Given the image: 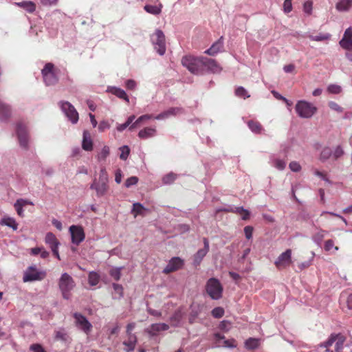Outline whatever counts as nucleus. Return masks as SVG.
I'll return each instance as SVG.
<instances>
[{
  "mask_svg": "<svg viewBox=\"0 0 352 352\" xmlns=\"http://www.w3.org/2000/svg\"><path fill=\"white\" fill-rule=\"evenodd\" d=\"M223 47V37H220V38L214 43L212 46L205 51V54L210 55V56H214L216 55L219 52L221 51V50Z\"/></svg>",
  "mask_w": 352,
  "mask_h": 352,
  "instance_id": "aec40b11",
  "label": "nucleus"
},
{
  "mask_svg": "<svg viewBox=\"0 0 352 352\" xmlns=\"http://www.w3.org/2000/svg\"><path fill=\"white\" fill-rule=\"evenodd\" d=\"M326 233V230L320 229L318 232L313 235L312 239L318 244H320L323 240Z\"/></svg>",
  "mask_w": 352,
  "mask_h": 352,
  "instance_id": "79ce46f5",
  "label": "nucleus"
},
{
  "mask_svg": "<svg viewBox=\"0 0 352 352\" xmlns=\"http://www.w3.org/2000/svg\"><path fill=\"white\" fill-rule=\"evenodd\" d=\"M283 9L285 12L289 13L292 10V4L291 0H285L283 3Z\"/></svg>",
  "mask_w": 352,
  "mask_h": 352,
  "instance_id": "e2e57ef3",
  "label": "nucleus"
},
{
  "mask_svg": "<svg viewBox=\"0 0 352 352\" xmlns=\"http://www.w3.org/2000/svg\"><path fill=\"white\" fill-rule=\"evenodd\" d=\"M43 80L46 85H54L58 81V69H56L54 64L47 63L41 71Z\"/></svg>",
  "mask_w": 352,
  "mask_h": 352,
  "instance_id": "20e7f679",
  "label": "nucleus"
},
{
  "mask_svg": "<svg viewBox=\"0 0 352 352\" xmlns=\"http://www.w3.org/2000/svg\"><path fill=\"white\" fill-rule=\"evenodd\" d=\"M183 265L184 261L182 259L179 257H173L169 261L168 265L163 270V273L168 274L181 269Z\"/></svg>",
  "mask_w": 352,
  "mask_h": 352,
  "instance_id": "4468645a",
  "label": "nucleus"
},
{
  "mask_svg": "<svg viewBox=\"0 0 352 352\" xmlns=\"http://www.w3.org/2000/svg\"><path fill=\"white\" fill-rule=\"evenodd\" d=\"M204 56L195 57L192 56H186L182 58V63L192 74H201L203 73Z\"/></svg>",
  "mask_w": 352,
  "mask_h": 352,
  "instance_id": "f257e3e1",
  "label": "nucleus"
},
{
  "mask_svg": "<svg viewBox=\"0 0 352 352\" xmlns=\"http://www.w3.org/2000/svg\"><path fill=\"white\" fill-rule=\"evenodd\" d=\"M135 116L134 115L129 116L127 120L124 124H120L118 126L117 129L119 131H122L133 122V121L135 120Z\"/></svg>",
  "mask_w": 352,
  "mask_h": 352,
  "instance_id": "49530a36",
  "label": "nucleus"
},
{
  "mask_svg": "<svg viewBox=\"0 0 352 352\" xmlns=\"http://www.w3.org/2000/svg\"><path fill=\"white\" fill-rule=\"evenodd\" d=\"M113 288L115 292L114 294V298H120L123 295V288L122 285L118 284H113Z\"/></svg>",
  "mask_w": 352,
  "mask_h": 352,
  "instance_id": "09e8293b",
  "label": "nucleus"
},
{
  "mask_svg": "<svg viewBox=\"0 0 352 352\" xmlns=\"http://www.w3.org/2000/svg\"><path fill=\"white\" fill-rule=\"evenodd\" d=\"M341 300L344 301L348 309L352 310V293L343 292L340 296Z\"/></svg>",
  "mask_w": 352,
  "mask_h": 352,
  "instance_id": "473e14b6",
  "label": "nucleus"
},
{
  "mask_svg": "<svg viewBox=\"0 0 352 352\" xmlns=\"http://www.w3.org/2000/svg\"><path fill=\"white\" fill-rule=\"evenodd\" d=\"M59 105L68 119L73 123L75 124L78 120V113L74 107L69 102L61 101L59 102Z\"/></svg>",
  "mask_w": 352,
  "mask_h": 352,
  "instance_id": "9d476101",
  "label": "nucleus"
},
{
  "mask_svg": "<svg viewBox=\"0 0 352 352\" xmlns=\"http://www.w3.org/2000/svg\"><path fill=\"white\" fill-rule=\"evenodd\" d=\"M109 148L107 146L103 147L102 151L98 154V160L104 161L109 154Z\"/></svg>",
  "mask_w": 352,
  "mask_h": 352,
  "instance_id": "603ef678",
  "label": "nucleus"
},
{
  "mask_svg": "<svg viewBox=\"0 0 352 352\" xmlns=\"http://www.w3.org/2000/svg\"><path fill=\"white\" fill-rule=\"evenodd\" d=\"M248 126L253 133L256 134H261L263 131V128L261 123L256 120L248 121Z\"/></svg>",
  "mask_w": 352,
  "mask_h": 352,
  "instance_id": "c85d7f7f",
  "label": "nucleus"
},
{
  "mask_svg": "<svg viewBox=\"0 0 352 352\" xmlns=\"http://www.w3.org/2000/svg\"><path fill=\"white\" fill-rule=\"evenodd\" d=\"M15 5L23 8L29 13H33L36 10V5L31 1H23L21 2L15 3Z\"/></svg>",
  "mask_w": 352,
  "mask_h": 352,
  "instance_id": "393cba45",
  "label": "nucleus"
},
{
  "mask_svg": "<svg viewBox=\"0 0 352 352\" xmlns=\"http://www.w3.org/2000/svg\"><path fill=\"white\" fill-rule=\"evenodd\" d=\"M292 250L287 249L278 256L274 262L278 270H285L292 264Z\"/></svg>",
  "mask_w": 352,
  "mask_h": 352,
  "instance_id": "6e6552de",
  "label": "nucleus"
},
{
  "mask_svg": "<svg viewBox=\"0 0 352 352\" xmlns=\"http://www.w3.org/2000/svg\"><path fill=\"white\" fill-rule=\"evenodd\" d=\"M58 286L63 297L67 300L70 298V292L75 287V282L69 274L63 273L59 279Z\"/></svg>",
  "mask_w": 352,
  "mask_h": 352,
  "instance_id": "7ed1b4c3",
  "label": "nucleus"
},
{
  "mask_svg": "<svg viewBox=\"0 0 352 352\" xmlns=\"http://www.w3.org/2000/svg\"><path fill=\"white\" fill-rule=\"evenodd\" d=\"M120 153V158L123 160H126L129 155L130 149L129 146H123L119 148Z\"/></svg>",
  "mask_w": 352,
  "mask_h": 352,
  "instance_id": "de8ad7c7",
  "label": "nucleus"
},
{
  "mask_svg": "<svg viewBox=\"0 0 352 352\" xmlns=\"http://www.w3.org/2000/svg\"><path fill=\"white\" fill-rule=\"evenodd\" d=\"M309 39L314 41H323L329 39L330 34H319L318 35H309Z\"/></svg>",
  "mask_w": 352,
  "mask_h": 352,
  "instance_id": "c03bdc74",
  "label": "nucleus"
},
{
  "mask_svg": "<svg viewBox=\"0 0 352 352\" xmlns=\"http://www.w3.org/2000/svg\"><path fill=\"white\" fill-rule=\"evenodd\" d=\"M336 346L335 351L336 352H342L343 349V344L345 342V337L341 333L336 334Z\"/></svg>",
  "mask_w": 352,
  "mask_h": 352,
  "instance_id": "72a5a7b5",
  "label": "nucleus"
},
{
  "mask_svg": "<svg viewBox=\"0 0 352 352\" xmlns=\"http://www.w3.org/2000/svg\"><path fill=\"white\" fill-rule=\"evenodd\" d=\"M235 95L237 97L242 98L243 99L250 97V96L248 94V91L243 87H238L235 89Z\"/></svg>",
  "mask_w": 352,
  "mask_h": 352,
  "instance_id": "37998d69",
  "label": "nucleus"
},
{
  "mask_svg": "<svg viewBox=\"0 0 352 352\" xmlns=\"http://www.w3.org/2000/svg\"><path fill=\"white\" fill-rule=\"evenodd\" d=\"M274 166L277 169L282 170L285 168L286 163L283 160H276L274 161Z\"/></svg>",
  "mask_w": 352,
  "mask_h": 352,
  "instance_id": "69168bd1",
  "label": "nucleus"
},
{
  "mask_svg": "<svg viewBox=\"0 0 352 352\" xmlns=\"http://www.w3.org/2000/svg\"><path fill=\"white\" fill-rule=\"evenodd\" d=\"M125 85L127 89L133 90L135 89L137 83L135 80L129 79L126 81Z\"/></svg>",
  "mask_w": 352,
  "mask_h": 352,
  "instance_id": "0e129e2a",
  "label": "nucleus"
},
{
  "mask_svg": "<svg viewBox=\"0 0 352 352\" xmlns=\"http://www.w3.org/2000/svg\"><path fill=\"white\" fill-rule=\"evenodd\" d=\"M329 107L331 109H333L337 112H342V111H343L342 108L338 104H337L336 102H333V101H331L329 102Z\"/></svg>",
  "mask_w": 352,
  "mask_h": 352,
  "instance_id": "774afa93",
  "label": "nucleus"
},
{
  "mask_svg": "<svg viewBox=\"0 0 352 352\" xmlns=\"http://www.w3.org/2000/svg\"><path fill=\"white\" fill-rule=\"evenodd\" d=\"M341 91H342L341 87L338 85L332 84V85H329L327 87V91L330 94H340L341 92Z\"/></svg>",
  "mask_w": 352,
  "mask_h": 352,
  "instance_id": "864d4df0",
  "label": "nucleus"
},
{
  "mask_svg": "<svg viewBox=\"0 0 352 352\" xmlns=\"http://www.w3.org/2000/svg\"><path fill=\"white\" fill-rule=\"evenodd\" d=\"M332 156V150L330 147H324L320 155V160L324 162Z\"/></svg>",
  "mask_w": 352,
  "mask_h": 352,
  "instance_id": "4c0bfd02",
  "label": "nucleus"
},
{
  "mask_svg": "<svg viewBox=\"0 0 352 352\" xmlns=\"http://www.w3.org/2000/svg\"><path fill=\"white\" fill-rule=\"evenodd\" d=\"M108 173L104 168H102L99 174V177L95 179L93 184L91 186V188L95 189L98 196L103 195L108 190Z\"/></svg>",
  "mask_w": 352,
  "mask_h": 352,
  "instance_id": "f03ea898",
  "label": "nucleus"
},
{
  "mask_svg": "<svg viewBox=\"0 0 352 352\" xmlns=\"http://www.w3.org/2000/svg\"><path fill=\"white\" fill-rule=\"evenodd\" d=\"M218 346H219L234 348V347L236 346V344L235 340L230 339V340H224L223 344H219Z\"/></svg>",
  "mask_w": 352,
  "mask_h": 352,
  "instance_id": "13d9d810",
  "label": "nucleus"
},
{
  "mask_svg": "<svg viewBox=\"0 0 352 352\" xmlns=\"http://www.w3.org/2000/svg\"><path fill=\"white\" fill-rule=\"evenodd\" d=\"M206 289L212 299L218 300L222 297L223 287L219 280L215 278H211L207 281Z\"/></svg>",
  "mask_w": 352,
  "mask_h": 352,
  "instance_id": "39448f33",
  "label": "nucleus"
},
{
  "mask_svg": "<svg viewBox=\"0 0 352 352\" xmlns=\"http://www.w3.org/2000/svg\"><path fill=\"white\" fill-rule=\"evenodd\" d=\"M162 4H159L158 6H153V5H146L144 6V10L148 13L157 15L161 13L162 12Z\"/></svg>",
  "mask_w": 352,
  "mask_h": 352,
  "instance_id": "c9c22d12",
  "label": "nucleus"
},
{
  "mask_svg": "<svg viewBox=\"0 0 352 352\" xmlns=\"http://www.w3.org/2000/svg\"><path fill=\"white\" fill-rule=\"evenodd\" d=\"M289 168L294 172H298L301 170V166L298 162L293 161L289 163Z\"/></svg>",
  "mask_w": 352,
  "mask_h": 352,
  "instance_id": "052dcab7",
  "label": "nucleus"
},
{
  "mask_svg": "<svg viewBox=\"0 0 352 352\" xmlns=\"http://www.w3.org/2000/svg\"><path fill=\"white\" fill-rule=\"evenodd\" d=\"M244 232L245 237L248 239H250L252 237L253 228L250 226H247L244 228Z\"/></svg>",
  "mask_w": 352,
  "mask_h": 352,
  "instance_id": "338daca9",
  "label": "nucleus"
},
{
  "mask_svg": "<svg viewBox=\"0 0 352 352\" xmlns=\"http://www.w3.org/2000/svg\"><path fill=\"white\" fill-rule=\"evenodd\" d=\"M334 249L336 251L338 250H339V248L338 246H336L334 245V242L333 240L331 239H328L325 241L324 243V249L325 251L327 252H329L331 251L332 249Z\"/></svg>",
  "mask_w": 352,
  "mask_h": 352,
  "instance_id": "3c124183",
  "label": "nucleus"
},
{
  "mask_svg": "<svg viewBox=\"0 0 352 352\" xmlns=\"http://www.w3.org/2000/svg\"><path fill=\"white\" fill-rule=\"evenodd\" d=\"M205 68L212 73H219L222 69L215 60L207 57H204L203 72Z\"/></svg>",
  "mask_w": 352,
  "mask_h": 352,
  "instance_id": "dca6fc26",
  "label": "nucleus"
},
{
  "mask_svg": "<svg viewBox=\"0 0 352 352\" xmlns=\"http://www.w3.org/2000/svg\"><path fill=\"white\" fill-rule=\"evenodd\" d=\"M204 248L197 251V252L194 255V261L195 263L199 265L204 257L206 255V254L209 251V241L206 238H204L203 239Z\"/></svg>",
  "mask_w": 352,
  "mask_h": 352,
  "instance_id": "6ab92c4d",
  "label": "nucleus"
},
{
  "mask_svg": "<svg viewBox=\"0 0 352 352\" xmlns=\"http://www.w3.org/2000/svg\"><path fill=\"white\" fill-rule=\"evenodd\" d=\"M0 224L10 227L12 228L13 230H16L18 228V223L16 222L15 219L10 217H4L1 220Z\"/></svg>",
  "mask_w": 352,
  "mask_h": 352,
  "instance_id": "bb28decb",
  "label": "nucleus"
},
{
  "mask_svg": "<svg viewBox=\"0 0 352 352\" xmlns=\"http://www.w3.org/2000/svg\"><path fill=\"white\" fill-rule=\"evenodd\" d=\"M11 115V110L8 105L0 102V120L8 119Z\"/></svg>",
  "mask_w": 352,
  "mask_h": 352,
  "instance_id": "cd10ccee",
  "label": "nucleus"
},
{
  "mask_svg": "<svg viewBox=\"0 0 352 352\" xmlns=\"http://www.w3.org/2000/svg\"><path fill=\"white\" fill-rule=\"evenodd\" d=\"M176 178V174L173 173H169L163 177L162 182L164 184H170L174 182Z\"/></svg>",
  "mask_w": 352,
  "mask_h": 352,
  "instance_id": "a18cd8bd",
  "label": "nucleus"
},
{
  "mask_svg": "<svg viewBox=\"0 0 352 352\" xmlns=\"http://www.w3.org/2000/svg\"><path fill=\"white\" fill-rule=\"evenodd\" d=\"M146 208L140 203H135L133 205L132 214L136 217L138 215H143Z\"/></svg>",
  "mask_w": 352,
  "mask_h": 352,
  "instance_id": "e433bc0d",
  "label": "nucleus"
},
{
  "mask_svg": "<svg viewBox=\"0 0 352 352\" xmlns=\"http://www.w3.org/2000/svg\"><path fill=\"white\" fill-rule=\"evenodd\" d=\"M82 147L85 151H91L93 149V142L91 134L88 131H84Z\"/></svg>",
  "mask_w": 352,
  "mask_h": 352,
  "instance_id": "4be33fe9",
  "label": "nucleus"
},
{
  "mask_svg": "<svg viewBox=\"0 0 352 352\" xmlns=\"http://www.w3.org/2000/svg\"><path fill=\"white\" fill-rule=\"evenodd\" d=\"M245 347L248 349H255L259 346V340L250 338L245 342Z\"/></svg>",
  "mask_w": 352,
  "mask_h": 352,
  "instance_id": "58836bf2",
  "label": "nucleus"
},
{
  "mask_svg": "<svg viewBox=\"0 0 352 352\" xmlns=\"http://www.w3.org/2000/svg\"><path fill=\"white\" fill-rule=\"evenodd\" d=\"M45 243L51 248H58L60 243L52 232H47L45 237Z\"/></svg>",
  "mask_w": 352,
  "mask_h": 352,
  "instance_id": "412c9836",
  "label": "nucleus"
},
{
  "mask_svg": "<svg viewBox=\"0 0 352 352\" xmlns=\"http://www.w3.org/2000/svg\"><path fill=\"white\" fill-rule=\"evenodd\" d=\"M73 243L78 245L85 239V232L81 226H72L69 228Z\"/></svg>",
  "mask_w": 352,
  "mask_h": 352,
  "instance_id": "ddd939ff",
  "label": "nucleus"
},
{
  "mask_svg": "<svg viewBox=\"0 0 352 352\" xmlns=\"http://www.w3.org/2000/svg\"><path fill=\"white\" fill-rule=\"evenodd\" d=\"M68 338V335L64 331H57L55 333V338L56 340L66 342Z\"/></svg>",
  "mask_w": 352,
  "mask_h": 352,
  "instance_id": "5fc2aeb1",
  "label": "nucleus"
},
{
  "mask_svg": "<svg viewBox=\"0 0 352 352\" xmlns=\"http://www.w3.org/2000/svg\"><path fill=\"white\" fill-rule=\"evenodd\" d=\"M225 211L239 214L241 216L243 220H248L250 218V212L243 207H236L234 209L225 210Z\"/></svg>",
  "mask_w": 352,
  "mask_h": 352,
  "instance_id": "a878e982",
  "label": "nucleus"
},
{
  "mask_svg": "<svg viewBox=\"0 0 352 352\" xmlns=\"http://www.w3.org/2000/svg\"><path fill=\"white\" fill-rule=\"evenodd\" d=\"M27 205H32V203L28 200L23 199H19L16 200L14 205V207L19 216L21 217L24 216L23 207Z\"/></svg>",
  "mask_w": 352,
  "mask_h": 352,
  "instance_id": "5701e85b",
  "label": "nucleus"
},
{
  "mask_svg": "<svg viewBox=\"0 0 352 352\" xmlns=\"http://www.w3.org/2000/svg\"><path fill=\"white\" fill-rule=\"evenodd\" d=\"M344 154V151L340 146H338L334 151H332V156L335 160L340 158Z\"/></svg>",
  "mask_w": 352,
  "mask_h": 352,
  "instance_id": "4d7b16f0",
  "label": "nucleus"
},
{
  "mask_svg": "<svg viewBox=\"0 0 352 352\" xmlns=\"http://www.w3.org/2000/svg\"><path fill=\"white\" fill-rule=\"evenodd\" d=\"M111 94H113L118 98L123 99L127 103H129V98L124 90L116 87H111Z\"/></svg>",
  "mask_w": 352,
  "mask_h": 352,
  "instance_id": "c756f323",
  "label": "nucleus"
},
{
  "mask_svg": "<svg viewBox=\"0 0 352 352\" xmlns=\"http://www.w3.org/2000/svg\"><path fill=\"white\" fill-rule=\"evenodd\" d=\"M136 342V336H128V340L123 342V344L126 346V351L129 352L133 351L135 349Z\"/></svg>",
  "mask_w": 352,
  "mask_h": 352,
  "instance_id": "7c9ffc66",
  "label": "nucleus"
},
{
  "mask_svg": "<svg viewBox=\"0 0 352 352\" xmlns=\"http://www.w3.org/2000/svg\"><path fill=\"white\" fill-rule=\"evenodd\" d=\"M183 112L184 110L181 107H170L168 109L158 114L154 118L156 120H164L168 118L170 116H175L177 115L181 114Z\"/></svg>",
  "mask_w": 352,
  "mask_h": 352,
  "instance_id": "a211bd4d",
  "label": "nucleus"
},
{
  "mask_svg": "<svg viewBox=\"0 0 352 352\" xmlns=\"http://www.w3.org/2000/svg\"><path fill=\"white\" fill-rule=\"evenodd\" d=\"M296 111L300 117L309 118L315 114L317 108L307 101L300 100L296 104Z\"/></svg>",
  "mask_w": 352,
  "mask_h": 352,
  "instance_id": "423d86ee",
  "label": "nucleus"
},
{
  "mask_svg": "<svg viewBox=\"0 0 352 352\" xmlns=\"http://www.w3.org/2000/svg\"><path fill=\"white\" fill-rule=\"evenodd\" d=\"M88 280H89V283L91 285L95 286L99 283L100 276L96 272H91L89 274Z\"/></svg>",
  "mask_w": 352,
  "mask_h": 352,
  "instance_id": "a19ab883",
  "label": "nucleus"
},
{
  "mask_svg": "<svg viewBox=\"0 0 352 352\" xmlns=\"http://www.w3.org/2000/svg\"><path fill=\"white\" fill-rule=\"evenodd\" d=\"M224 314V310L221 307H215L212 311V315L216 318H221Z\"/></svg>",
  "mask_w": 352,
  "mask_h": 352,
  "instance_id": "6e6d98bb",
  "label": "nucleus"
},
{
  "mask_svg": "<svg viewBox=\"0 0 352 352\" xmlns=\"http://www.w3.org/2000/svg\"><path fill=\"white\" fill-rule=\"evenodd\" d=\"M183 315L184 314L181 309H178L177 310H176L170 318V320L172 322V325L177 326L181 321Z\"/></svg>",
  "mask_w": 352,
  "mask_h": 352,
  "instance_id": "f704fd0d",
  "label": "nucleus"
},
{
  "mask_svg": "<svg viewBox=\"0 0 352 352\" xmlns=\"http://www.w3.org/2000/svg\"><path fill=\"white\" fill-rule=\"evenodd\" d=\"M16 133L21 146L27 149L28 147V135L25 124L21 122L17 124Z\"/></svg>",
  "mask_w": 352,
  "mask_h": 352,
  "instance_id": "f8f14e48",
  "label": "nucleus"
},
{
  "mask_svg": "<svg viewBox=\"0 0 352 352\" xmlns=\"http://www.w3.org/2000/svg\"><path fill=\"white\" fill-rule=\"evenodd\" d=\"M352 6V0H340L336 4L339 11H347Z\"/></svg>",
  "mask_w": 352,
  "mask_h": 352,
  "instance_id": "2f4dec72",
  "label": "nucleus"
},
{
  "mask_svg": "<svg viewBox=\"0 0 352 352\" xmlns=\"http://www.w3.org/2000/svg\"><path fill=\"white\" fill-rule=\"evenodd\" d=\"M153 118L152 115L150 114H145L143 116H141L139 117L135 122H133L130 126L129 130L132 131L133 129L138 126V125L141 123L142 122H144L147 120H150Z\"/></svg>",
  "mask_w": 352,
  "mask_h": 352,
  "instance_id": "ea45409f",
  "label": "nucleus"
},
{
  "mask_svg": "<svg viewBox=\"0 0 352 352\" xmlns=\"http://www.w3.org/2000/svg\"><path fill=\"white\" fill-rule=\"evenodd\" d=\"M169 325L166 323H154L145 329V332L150 336H157L160 332L168 330Z\"/></svg>",
  "mask_w": 352,
  "mask_h": 352,
  "instance_id": "2eb2a0df",
  "label": "nucleus"
},
{
  "mask_svg": "<svg viewBox=\"0 0 352 352\" xmlns=\"http://www.w3.org/2000/svg\"><path fill=\"white\" fill-rule=\"evenodd\" d=\"M46 276L45 272L37 270L34 266L29 267L24 273L23 280V282H32L36 280H41Z\"/></svg>",
  "mask_w": 352,
  "mask_h": 352,
  "instance_id": "1a4fd4ad",
  "label": "nucleus"
},
{
  "mask_svg": "<svg viewBox=\"0 0 352 352\" xmlns=\"http://www.w3.org/2000/svg\"><path fill=\"white\" fill-rule=\"evenodd\" d=\"M73 317L75 320L76 326L87 335H89L92 329V324L88 320L80 313H74Z\"/></svg>",
  "mask_w": 352,
  "mask_h": 352,
  "instance_id": "9b49d317",
  "label": "nucleus"
},
{
  "mask_svg": "<svg viewBox=\"0 0 352 352\" xmlns=\"http://www.w3.org/2000/svg\"><path fill=\"white\" fill-rule=\"evenodd\" d=\"M156 134V129L152 127H145L140 130L138 133V137L140 139H148L155 136Z\"/></svg>",
  "mask_w": 352,
  "mask_h": 352,
  "instance_id": "b1692460",
  "label": "nucleus"
},
{
  "mask_svg": "<svg viewBox=\"0 0 352 352\" xmlns=\"http://www.w3.org/2000/svg\"><path fill=\"white\" fill-rule=\"evenodd\" d=\"M138 178L135 176H132L126 180V182L124 183V186L126 188H129L131 186L136 184L138 183Z\"/></svg>",
  "mask_w": 352,
  "mask_h": 352,
  "instance_id": "bf43d9fd",
  "label": "nucleus"
},
{
  "mask_svg": "<svg viewBox=\"0 0 352 352\" xmlns=\"http://www.w3.org/2000/svg\"><path fill=\"white\" fill-rule=\"evenodd\" d=\"M340 46L347 50H352V28H347L340 41Z\"/></svg>",
  "mask_w": 352,
  "mask_h": 352,
  "instance_id": "f3484780",
  "label": "nucleus"
},
{
  "mask_svg": "<svg viewBox=\"0 0 352 352\" xmlns=\"http://www.w3.org/2000/svg\"><path fill=\"white\" fill-rule=\"evenodd\" d=\"M336 340V335L332 334L327 341L320 344L321 347L326 348V351L329 352L328 348L331 346Z\"/></svg>",
  "mask_w": 352,
  "mask_h": 352,
  "instance_id": "8fccbe9b",
  "label": "nucleus"
},
{
  "mask_svg": "<svg viewBox=\"0 0 352 352\" xmlns=\"http://www.w3.org/2000/svg\"><path fill=\"white\" fill-rule=\"evenodd\" d=\"M30 349L33 352H46L43 347L39 344H33L30 346Z\"/></svg>",
  "mask_w": 352,
  "mask_h": 352,
  "instance_id": "680f3d73",
  "label": "nucleus"
},
{
  "mask_svg": "<svg viewBox=\"0 0 352 352\" xmlns=\"http://www.w3.org/2000/svg\"><path fill=\"white\" fill-rule=\"evenodd\" d=\"M151 40L157 53L160 55H164L166 52V41L163 32L160 30H156L151 35Z\"/></svg>",
  "mask_w": 352,
  "mask_h": 352,
  "instance_id": "0eeeda50",
  "label": "nucleus"
}]
</instances>
